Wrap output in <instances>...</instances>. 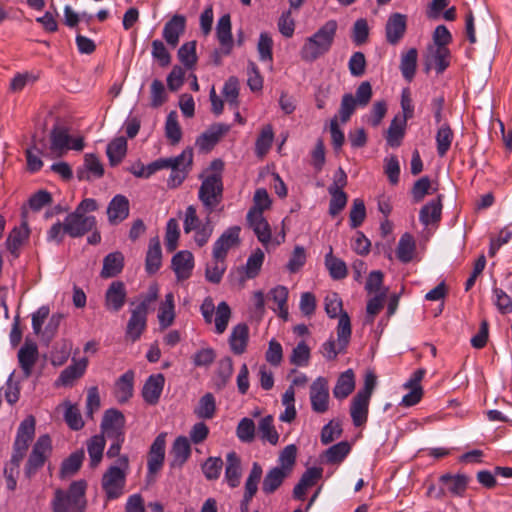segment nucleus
I'll use <instances>...</instances> for the list:
<instances>
[{
    "mask_svg": "<svg viewBox=\"0 0 512 512\" xmlns=\"http://www.w3.org/2000/svg\"><path fill=\"white\" fill-rule=\"evenodd\" d=\"M99 208L98 202L93 198L83 199L75 208L65 217V231L71 238H80L97 226V220L88 213L94 212Z\"/></svg>",
    "mask_w": 512,
    "mask_h": 512,
    "instance_id": "nucleus-1",
    "label": "nucleus"
},
{
    "mask_svg": "<svg viewBox=\"0 0 512 512\" xmlns=\"http://www.w3.org/2000/svg\"><path fill=\"white\" fill-rule=\"evenodd\" d=\"M337 30L335 20L327 21L316 33L306 39L300 50L302 60L313 62L329 51Z\"/></svg>",
    "mask_w": 512,
    "mask_h": 512,
    "instance_id": "nucleus-2",
    "label": "nucleus"
},
{
    "mask_svg": "<svg viewBox=\"0 0 512 512\" xmlns=\"http://www.w3.org/2000/svg\"><path fill=\"white\" fill-rule=\"evenodd\" d=\"M128 473L129 458L121 455L103 474L101 485L108 500L117 499L124 494Z\"/></svg>",
    "mask_w": 512,
    "mask_h": 512,
    "instance_id": "nucleus-3",
    "label": "nucleus"
},
{
    "mask_svg": "<svg viewBox=\"0 0 512 512\" xmlns=\"http://www.w3.org/2000/svg\"><path fill=\"white\" fill-rule=\"evenodd\" d=\"M86 482H73L68 491L56 490L52 501L53 512H84Z\"/></svg>",
    "mask_w": 512,
    "mask_h": 512,
    "instance_id": "nucleus-4",
    "label": "nucleus"
},
{
    "mask_svg": "<svg viewBox=\"0 0 512 512\" xmlns=\"http://www.w3.org/2000/svg\"><path fill=\"white\" fill-rule=\"evenodd\" d=\"M198 198L203 204L206 214L210 215L216 210L223 198V183L220 174L213 173L202 181Z\"/></svg>",
    "mask_w": 512,
    "mask_h": 512,
    "instance_id": "nucleus-5",
    "label": "nucleus"
},
{
    "mask_svg": "<svg viewBox=\"0 0 512 512\" xmlns=\"http://www.w3.org/2000/svg\"><path fill=\"white\" fill-rule=\"evenodd\" d=\"M50 142L48 155L51 157H61L70 149L80 151L84 147L83 138L72 139L67 129L60 126L51 130Z\"/></svg>",
    "mask_w": 512,
    "mask_h": 512,
    "instance_id": "nucleus-6",
    "label": "nucleus"
},
{
    "mask_svg": "<svg viewBox=\"0 0 512 512\" xmlns=\"http://www.w3.org/2000/svg\"><path fill=\"white\" fill-rule=\"evenodd\" d=\"M200 311L207 324L212 323L213 315L215 313V332L217 334L224 333L231 318V309L225 301L218 304L215 312V305L212 298L207 297L201 304Z\"/></svg>",
    "mask_w": 512,
    "mask_h": 512,
    "instance_id": "nucleus-7",
    "label": "nucleus"
},
{
    "mask_svg": "<svg viewBox=\"0 0 512 512\" xmlns=\"http://www.w3.org/2000/svg\"><path fill=\"white\" fill-rule=\"evenodd\" d=\"M51 450L52 444L49 435L39 436L25 466V475L28 478H31L44 465Z\"/></svg>",
    "mask_w": 512,
    "mask_h": 512,
    "instance_id": "nucleus-8",
    "label": "nucleus"
},
{
    "mask_svg": "<svg viewBox=\"0 0 512 512\" xmlns=\"http://www.w3.org/2000/svg\"><path fill=\"white\" fill-rule=\"evenodd\" d=\"M311 408L316 413H325L329 409V386L324 377H318L310 386Z\"/></svg>",
    "mask_w": 512,
    "mask_h": 512,
    "instance_id": "nucleus-9",
    "label": "nucleus"
},
{
    "mask_svg": "<svg viewBox=\"0 0 512 512\" xmlns=\"http://www.w3.org/2000/svg\"><path fill=\"white\" fill-rule=\"evenodd\" d=\"M240 227L233 226L228 228L222 235L216 240L213 246V258L217 262L225 260L228 251L239 244Z\"/></svg>",
    "mask_w": 512,
    "mask_h": 512,
    "instance_id": "nucleus-10",
    "label": "nucleus"
},
{
    "mask_svg": "<svg viewBox=\"0 0 512 512\" xmlns=\"http://www.w3.org/2000/svg\"><path fill=\"white\" fill-rule=\"evenodd\" d=\"M124 425V415L119 410L109 409L102 419V435L107 438L124 436Z\"/></svg>",
    "mask_w": 512,
    "mask_h": 512,
    "instance_id": "nucleus-11",
    "label": "nucleus"
},
{
    "mask_svg": "<svg viewBox=\"0 0 512 512\" xmlns=\"http://www.w3.org/2000/svg\"><path fill=\"white\" fill-rule=\"evenodd\" d=\"M36 421L32 415L27 416L19 425L13 444V451L26 455L30 442L35 435Z\"/></svg>",
    "mask_w": 512,
    "mask_h": 512,
    "instance_id": "nucleus-12",
    "label": "nucleus"
},
{
    "mask_svg": "<svg viewBox=\"0 0 512 512\" xmlns=\"http://www.w3.org/2000/svg\"><path fill=\"white\" fill-rule=\"evenodd\" d=\"M165 434L158 435L152 443L148 455V473L147 478L153 480V476L158 473L165 459Z\"/></svg>",
    "mask_w": 512,
    "mask_h": 512,
    "instance_id": "nucleus-13",
    "label": "nucleus"
},
{
    "mask_svg": "<svg viewBox=\"0 0 512 512\" xmlns=\"http://www.w3.org/2000/svg\"><path fill=\"white\" fill-rule=\"evenodd\" d=\"M147 315L143 306L136 307L131 311L125 332L128 340L136 342L141 337L147 326Z\"/></svg>",
    "mask_w": 512,
    "mask_h": 512,
    "instance_id": "nucleus-14",
    "label": "nucleus"
},
{
    "mask_svg": "<svg viewBox=\"0 0 512 512\" xmlns=\"http://www.w3.org/2000/svg\"><path fill=\"white\" fill-rule=\"evenodd\" d=\"M229 130V125L215 123L197 138L196 145L201 151L207 152L211 150Z\"/></svg>",
    "mask_w": 512,
    "mask_h": 512,
    "instance_id": "nucleus-15",
    "label": "nucleus"
},
{
    "mask_svg": "<svg viewBox=\"0 0 512 512\" xmlns=\"http://www.w3.org/2000/svg\"><path fill=\"white\" fill-rule=\"evenodd\" d=\"M129 200L126 196L117 194L114 196L107 207L108 222L111 225H117L123 222L129 216Z\"/></svg>",
    "mask_w": 512,
    "mask_h": 512,
    "instance_id": "nucleus-16",
    "label": "nucleus"
},
{
    "mask_svg": "<svg viewBox=\"0 0 512 512\" xmlns=\"http://www.w3.org/2000/svg\"><path fill=\"white\" fill-rule=\"evenodd\" d=\"M17 358L24 377L29 378L32 374L33 367L38 360V347L36 343L26 340L23 346L19 349Z\"/></svg>",
    "mask_w": 512,
    "mask_h": 512,
    "instance_id": "nucleus-17",
    "label": "nucleus"
},
{
    "mask_svg": "<svg viewBox=\"0 0 512 512\" xmlns=\"http://www.w3.org/2000/svg\"><path fill=\"white\" fill-rule=\"evenodd\" d=\"M127 291L125 284L121 281H113L105 294V306L107 310L118 312L125 304Z\"/></svg>",
    "mask_w": 512,
    "mask_h": 512,
    "instance_id": "nucleus-18",
    "label": "nucleus"
},
{
    "mask_svg": "<svg viewBox=\"0 0 512 512\" xmlns=\"http://www.w3.org/2000/svg\"><path fill=\"white\" fill-rule=\"evenodd\" d=\"M165 384V377L161 373L153 374L148 377L142 388V397L150 405L159 402Z\"/></svg>",
    "mask_w": 512,
    "mask_h": 512,
    "instance_id": "nucleus-19",
    "label": "nucleus"
},
{
    "mask_svg": "<svg viewBox=\"0 0 512 512\" xmlns=\"http://www.w3.org/2000/svg\"><path fill=\"white\" fill-rule=\"evenodd\" d=\"M171 264L177 279L182 281L191 276L194 267V257L187 250L179 251L173 256Z\"/></svg>",
    "mask_w": 512,
    "mask_h": 512,
    "instance_id": "nucleus-20",
    "label": "nucleus"
},
{
    "mask_svg": "<svg viewBox=\"0 0 512 512\" xmlns=\"http://www.w3.org/2000/svg\"><path fill=\"white\" fill-rule=\"evenodd\" d=\"M406 26L405 15L400 13L391 14L385 26L387 42L392 45L397 44L403 38Z\"/></svg>",
    "mask_w": 512,
    "mask_h": 512,
    "instance_id": "nucleus-21",
    "label": "nucleus"
},
{
    "mask_svg": "<svg viewBox=\"0 0 512 512\" xmlns=\"http://www.w3.org/2000/svg\"><path fill=\"white\" fill-rule=\"evenodd\" d=\"M186 20L182 15H174L163 28V38L169 46L175 48L179 43L180 36L185 31Z\"/></svg>",
    "mask_w": 512,
    "mask_h": 512,
    "instance_id": "nucleus-22",
    "label": "nucleus"
},
{
    "mask_svg": "<svg viewBox=\"0 0 512 512\" xmlns=\"http://www.w3.org/2000/svg\"><path fill=\"white\" fill-rule=\"evenodd\" d=\"M449 50L444 46H429L426 57V70L435 68L437 73H442L449 66Z\"/></svg>",
    "mask_w": 512,
    "mask_h": 512,
    "instance_id": "nucleus-23",
    "label": "nucleus"
},
{
    "mask_svg": "<svg viewBox=\"0 0 512 512\" xmlns=\"http://www.w3.org/2000/svg\"><path fill=\"white\" fill-rule=\"evenodd\" d=\"M247 222L258 240L266 245L271 240V229L264 216L256 212L247 213Z\"/></svg>",
    "mask_w": 512,
    "mask_h": 512,
    "instance_id": "nucleus-24",
    "label": "nucleus"
},
{
    "mask_svg": "<svg viewBox=\"0 0 512 512\" xmlns=\"http://www.w3.org/2000/svg\"><path fill=\"white\" fill-rule=\"evenodd\" d=\"M370 399L365 396L355 395L351 401L350 415L354 426H363L368 419Z\"/></svg>",
    "mask_w": 512,
    "mask_h": 512,
    "instance_id": "nucleus-25",
    "label": "nucleus"
},
{
    "mask_svg": "<svg viewBox=\"0 0 512 512\" xmlns=\"http://www.w3.org/2000/svg\"><path fill=\"white\" fill-rule=\"evenodd\" d=\"M174 294L169 292L165 295L158 308V322L161 329H167L175 320Z\"/></svg>",
    "mask_w": 512,
    "mask_h": 512,
    "instance_id": "nucleus-26",
    "label": "nucleus"
},
{
    "mask_svg": "<svg viewBox=\"0 0 512 512\" xmlns=\"http://www.w3.org/2000/svg\"><path fill=\"white\" fill-rule=\"evenodd\" d=\"M162 263V251L160 241L157 237L150 239L146 254L145 269L149 274L159 270Z\"/></svg>",
    "mask_w": 512,
    "mask_h": 512,
    "instance_id": "nucleus-27",
    "label": "nucleus"
},
{
    "mask_svg": "<svg viewBox=\"0 0 512 512\" xmlns=\"http://www.w3.org/2000/svg\"><path fill=\"white\" fill-rule=\"evenodd\" d=\"M442 214V201L441 196L437 199L431 200L426 205H424L419 213L420 222L428 226L430 224H434L440 221Z\"/></svg>",
    "mask_w": 512,
    "mask_h": 512,
    "instance_id": "nucleus-28",
    "label": "nucleus"
},
{
    "mask_svg": "<svg viewBox=\"0 0 512 512\" xmlns=\"http://www.w3.org/2000/svg\"><path fill=\"white\" fill-rule=\"evenodd\" d=\"M134 372L128 370L115 384V396L120 403L127 402L133 395Z\"/></svg>",
    "mask_w": 512,
    "mask_h": 512,
    "instance_id": "nucleus-29",
    "label": "nucleus"
},
{
    "mask_svg": "<svg viewBox=\"0 0 512 512\" xmlns=\"http://www.w3.org/2000/svg\"><path fill=\"white\" fill-rule=\"evenodd\" d=\"M104 173L103 165L100 160L94 154H86L84 159V169L77 171V177L79 180L91 179V175L95 178L102 177Z\"/></svg>",
    "mask_w": 512,
    "mask_h": 512,
    "instance_id": "nucleus-30",
    "label": "nucleus"
},
{
    "mask_svg": "<svg viewBox=\"0 0 512 512\" xmlns=\"http://www.w3.org/2000/svg\"><path fill=\"white\" fill-rule=\"evenodd\" d=\"M225 478L230 487H237L241 478V461L235 452H229L226 456Z\"/></svg>",
    "mask_w": 512,
    "mask_h": 512,
    "instance_id": "nucleus-31",
    "label": "nucleus"
},
{
    "mask_svg": "<svg viewBox=\"0 0 512 512\" xmlns=\"http://www.w3.org/2000/svg\"><path fill=\"white\" fill-rule=\"evenodd\" d=\"M124 267V256L121 252H112L105 256L101 276L111 278L118 275Z\"/></svg>",
    "mask_w": 512,
    "mask_h": 512,
    "instance_id": "nucleus-32",
    "label": "nucleus"
},
{
    "mask_svg": "<svg viewBox=\"0 0 512 512\" xmlns=\"http://www.w3.org/2000/svg\"><path fill=\"white\" fill-rule=\"evenodd\" d=\"M355 388V377L351 369L340 374L333 389V395L337 399H345Z\"/></svg>",
    "mask_w": 512,
    "mask_h": 512,
    "instance_id": "nucleus-33",
    "label": "nucleus"
},
{
    "mask_svg": "<svg viewBox=\"0 0 512 512\" xmlns=\"http://www.w3.org/2000/svg\"><path fill=\"white\" fill-rule=\"evenodd\" d=\"M87 364H88L87 359L83 358L80 361H78L77 363L68 366L61 372V374L57 380V383L60 385H63V386L72 385V383L77 378L81 377L84 374V372L87 368Z\"/></svg>",
    "mask_w": 512,
    "mask_h": 512,
    "instance_id": "nucleus-34",
    "label": "nucleus"
},
{
    "mask_svg": "<svg viewBox=\"0 0 512 512\" xmlns=\"http://www.w3.org/2000/svg\"><path fill=\"white\" fill-rule=\"evenodd\" d=\"M216 35L221 46L227 48L226 53H229L232 47L231 18L229 14H224L219 18Z\"/></svg>",
    "mask_w": 512,
    "mask_h": 512,
    "instance_id": "nucleus-35",
    "label": "nucleus"
},
{
    "mask_svg": "<svg viewBox=\"0 0 512 512\" xmlns=\"http://www.w3.org/2000/svg\"><path fill=\"white\" fill-rule=\"evenodd\" d=\"M248 340V327L245 324L236 325L230 335L229 343L235 354H242L245 351Z\"/></svg>",
    "mask_w": 512,
    "mask_h": 512,
    "instance_id": "nucleus-36",
    "label": "nucleus"
},
{
    "mask_svg": "<svg viewBox=\"0 0 512 512\" xmlns=\"http://www.w3.org/2000/svg\"><path fill=\"white\" fill-rule=\"evenodd\" d=\"M406 120L395 116L387 131L386 141L391 147H398L405 134Z\"/></svg>",
    "mask_w": 512,
    "mask_h": 512,
    "instance_id": "nucleus-37",
    "label": "nucleus"
},
{
    "mask_svg": "<svg viewBox=\"0 0 512 512\" xmlns=\"http://www.w3.org/2000/svg\"><path fill=\"white\" fill-rule=\"evenodd\" d=\"M268 298L272 299L273 302L277 305V308H273L274 311L278 312V315L287 319L288 317V307H287V299H288V289L285 286L279 285L268 293Z\"/></svg>",
    "mask_w": 512,
    "mask_h": 512,
    "instance_id": "nucleus-38",
    "label": "nucleus"
},
{
    "mask_svg": "<svg viewBox=\"0 0 512 512\" xmlns=\"http://www.w3.org/2000/svg\"><path fill=\"white\" fill-rule=\"evenodd\" d=\"M289 475L278 468H272L267 472L262 483V491L269 495L274 493Z\"/></svg>",
    "mask_w": 512,
    "mask_h": 512,
    "instance_id": "nucleus-39",
    "label": "nucleus"
},
{
    "mask_svg": "<svg viewBox=\"0 0 512 512\" xmlns=\"http://www.w3.org/2000/svg\"><path fill=\"white\" fill-rule=\"evenodd\" d=\"M171 454L173 456V465L181 466L187 461L191 454V447L188 439L184 436H179L175 439Z\"/></svg>",
    "mask_w": 512,
    "mask_h": 512,
    "instance_id": "nucleus-40",
    "label": "nucleus"
},
{
    "mask_svg": "<svg viewBox=\"0 0 512 512\" xmlns=\"http://www.w3.org/2000/svg\"><path fill=\"white\" fill-rule=\"evenodd\" d=\"M28 236L29 230L26 222H24L20 227H16L10 232L6 240L7 249L14 256H18V249L23 244V242L28 238Z\"/></svg>",
    "mask_w": 512,
    "mask_h": 512,
    "instance_id": "nucleus-41",
    "label": "nucleus"
},
{
    "mask_svg": "<svg viewBox=\"0 0 512 512\" xmlns=\"http://www.w3.org/2000/svg\"><path fill=\"white\" fill-rule=\"evenodd\" d=\"M216 413V401L212 393L204 394L194 408V414L199 419H212Z\"/></svg>",
    "mask_w": 512,
    "mask_h": 512,
    "instance_id": "nucleus-42",
    "label": "nucleus"
},
{
    "mask_svg": "<svg viewBox=\"0 0 512 512\" xmlns=\"http://www.w3.org/2000/svg\"><path fill=\"white\" fill-rule=\"evenodd\" d=\"M127 151V141L124 137H118L112 140L107 146V156L112 166L119 164L125 157Z\"/></svg>",
    "mask_w": 512,
    "mask_h": 512,
    "instance_id": "nucleus-43",
    "label": "nucleus"
},
{
    "mask_svg": "<svg viewBox=\"0 0 512 512\" xmlns=\"http://www.w3.org/2000/svg\"><path fill=\"white\" fill-rule=\"evenodd\" d=\"M417 57L418 52L416 48L409 49L401 56L400 70L407 81H411L414 78L417 67Z\"/></svg>",
    "mask_w": 512,
    "mask_h": 512,
    "instance_id": "nucleus-44",
    "label": "nucleus"
},
{
    "mask_svg": "<svg viewBox=\"0 0 512 512\" xmlns=\"http://www.w3.org/2000/svg\"><path fill=\"white\" fill-rule=\"evenodd\" d=\"M105 448V437L103 435H94L87 442V451L90 457V465L96 467L103 457Z\"/></svg>",
    "mask_w": 512,
    "mask_h": 512,
    "instance_id": "nucleus-45",
    "label": "nucleus"
},
{
    "mask_svg": "<svg viewBox=\"0 0 512 512\" xmlns=\"http://www.w3.org/2000/svg\"><path fill=\"white\" fill-rule=\"evenodd\" d=\"M440 481L446 485L448 491L453 495H462L467 487L468 478L465 475L444 474L440 477Z\"/></svg>",
    "mask_w": 512,
    "mask_h": 512,
    "instance_id": "nucleus-46",
    "label": "nucleus"
},
{
    "mask_svg": "<svg viewBox=\"0 0 512 512\" xmlns=\"http://www.w3.org/2000/svg\"><path fill=\"white\" fill-rule=\"evenodd\" d=\"M350 450V444L347 441H341L328 448L323 456L327 463L339 464L346 458Z\"/></svg>",
    "mask_w": 512,
    "mask_h": 512,
    "instance_id": "nucleus-47",
    "label": "nucleus"
},
{
    "mask_svg": "<svg viewBox=\"0 0 512 512\" xmlns=\"http://www.w3.org/2000/svg\"><path fill=\"white\" fill-rule=\"evenodd\" d=\"M415 241L414 238L409 234L405 233L401 236L398 247L397 257L403 263H408L412 260L415 252Z\"/></svg>",
    "mask_w": 512,
    "mask_h": 512,
    "instance_id": "nucleus-48",
    "label": "nucleus"
},
{
    "mask_svg": "<svg viewBox=\"0 0 512 512\" xmlns=\"http://www.w3.org/2000/svg\"><path fill=\"white\" fill-rule=\"evenodd\" d=\"M258 430L262 440L269 442L271 445L278 443L279 434L275 429L271 415H267L259 421Z\"/></svg>",
    "mask_w": 512,
    "mask_h": 512,
    "instance_id": "nucleus-49",
    "label": "nucleus"
},
{
    "mask_svg": "<svg viewBox=\"0 0 512 512\" xmlns=\"http://www.w3.org/2000/svg\"><path fill=\"white\" fill-rule=\"evenodd\" d=\"M325 265L333 279L340 280L347 276L345 262L333 256L332 248H330V252L325 256Z\"/></svg>",
    "mask_w": 512,
    "mask_h": 512,
    "instance_id": "nucleus-50",
    "label": "nucleus"
},
{
    "mask_svg": "<svg viewBox=\"0 0 512 512\" xmlns=\"http://www.w3.org/2000/svg\"><path fill=\"white\" fill-rule=\"evenodd\" d=\"M71 343L68 340H61L55 343L52 348L50 361L54 366H62L69 358Z\"/></svg>",
    "mask_w": 512,
    "mask_h": 512,
    "instance_id": "nucleus-51",
    "label": "nucleus"
},
{
    "mask_svg": "<svg viewBox=\"0 0 512 512\" xmlns=\"http://www.w3.org/2000/svg\"><path fill=\"white\" fill-rule=\"evenodd\" d=\"M297 448L294 444L286 446L279 455L276 468L290 475L296 461Z\"/></svg>",
    "mask_w": 512,
    "mask_h": 512,
    "instance_id": "nucleus-52",
    "label": "nucleus"
},
{
    "mask_svg": "<svg viewBox=\"0 0 512 512\" xmlns=\"http://www.w3.org/2000/svg\"><path fill=\"white\" fill-rule=\"evenodd\" d=\"M453 140V132L447 124H443L437 131L436 144L437 153L440 157L446 155Z\"/></svg>",
    "mask_w": 512,
    "mask_h": 512,
    "instance_id": "nucleus-53",
    "label": "nucleus"
},
{
    "mask_svg": "<svg viewBox=\"0 0 512 512\" xmlns=\"http://www.w3.org/2000/svg\"><path fill=\"white\" fill-rule=\"evenodd\" d=\"M63 406L65 408L64 419L67 425L75 431L82 429L84 421L78 407L69 401L64 402Z\"/></svg>",
    "mask_w": 512,
    "mask_h": 512,
    "instance_id": "nucleus-54",
    "label": "nucleus"
},
{
    "mask_svg": "<svg viewBox=\"0 0 512 512\" xmlns=\"http://www.w3.org/2000/svg\"><path fill=\"white\" fill-rule=\"evenodd\" d=\"M84 457V450L81 449L72 453L67 459H65L61 466L62 477L71 476L75 474L80 469Z\"/></svg>",
    "mask_w": 512,
    "mask_h": 512,
    "instance_id": "nucleus-55",
    "label": "nucleus"
},
{
    "mask_svg": "<svg viewBox=\"0 0 512 512\" xmlns=\"http://www.w3.org/2000/svg\"><path fill=\"white\" fill-rule=\"evenodd\" d=\"M165 135L173 145L179 143L181 140L182 131L175 111L170 112L167 116L165 123Z\"/></svg>",
    "mask_w": 512,
    "mask_h": 512,
    "instance_id": "nucleus-56",
    "label": "nucleus"
},
{
    "mask_svg": "<svg viewBox=\"0 0 512 512\" xmlns=\"http://www.w3.org/2000/svg\"><path fill=\"white\" fill-rule=\"evenodd\" d=\"M338 346L340 350H344L351 337V323L347 313H341L337 326Z\"/></svg>",
    "mask_w": 512,
    "mask_h": 512,
    "instance_id": "nucleus-57",
    "label": "nucleus"
},
{
    "mask_svg": "<svg viewBox=\"0 0 512 512\" xmlns=\"http://www.w3.org/2000/svg\"><path fill=\"white\" fill-rule=\"evenodd\" d=\"M255 423L250 418H242L236 428V435L241 442L251 443L255 438Z\"/></svg>",
    "mask_w": 512,
    "mask_h": 512,
    "instance_id": "nucleus-58",
    "label": "nucleus"
},
{
    "mask_svg": "<svg viewBox=\"0 0 512 512\" xmlns=\"http://www.w3.org/2000/svg\"><path fill=\"white\" fill-rule=\"evenodd\" d=\"M273 138L274 133L271 125L263 127L255 144V151L258 156L262 157L269 151L273 142Z\"/></svg>",
    "mask_w": 512,
    "mask_h": 512,
    "instance_id": "nucleus-59",
    "label": "nucleus"
},
{
    "mask_svg": "<svg viewBox=\"0 0 512 512\" xmlns=\"http://www.w3.org/2000/svg\"><path fill=\"white\" fill-rule=\"evenodd\" d=\"M222 94L226 100V102L236 108L238 105V95H239V80L235 76H231L225 82Z\"/></svg>",
    "mask_w": 512,
    "mask_h": 512,
    "instance_id": "nucleus-60",
    "label": "nucleus"
},
{
    "mask_svg": "<svg viewBox=\"0 0 512 512\" xmlns=\"http://www.w3.org/2000/svg\"><path fill=\"white\" fill-rule=\"evenodd\" d=\"M331 195L329 203V213L332 216L338 215L347 204V194L343 190H336V188H328Z\"/></svg>",
    "mask_w": 512,
    "mask_h": 512,
    "instance_id": "nucleus-61",
    "label": "nucleus"
},
{
    "mask_svg": "<svg viewBox=\"0 0 512 512\" xmlns=\"http://www.w3.org/2000/svg\"><path fill=\"white\" fill-rule=\"evenodd\" d=\"M264 261V253L261 249H257L247 259L245 265L246 277L251 279L258 275Z\"/></svg>",
    "mask_w": 512,
    "mask_h": 512,
    "instance_id": "nucleus-62",
    "label": "nucleus"
},
{
    "mask_svg": "<svg viewBox=\"0 0 512 512\" xmlns=\"http://www.w3.org/2000/svg\"><path fill=\"white\" fill-rule=\"evenodd\" d=\"M179 60L187 67L191 68L197 61L196 42L190 41L184 43L178 50Z\"/></svg>",
    "mask_w": 512,
    "mask_h": 512,
    "instance_id": "nucleus-63",
    "label": "nucleus"
},
{
    "mask_svg": "<svg viewBox=\"0 0 512 512\" xmlns=\"http://www.w3.org/2000/svg\"><path fill=\"white\" fill-rule=\"evenodd\" d=\"M366 217V208L362 199L356 198L353 200L350 210V226L352 228L359 227Z\"/></svg>",
    "mask_w": 512,
    "mask_h": 512,
    "instance_id": "nucleus-64",
    "label": "nucleus"
}]
</instances>
